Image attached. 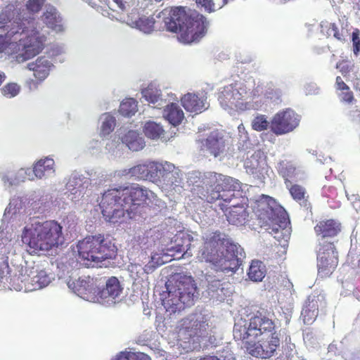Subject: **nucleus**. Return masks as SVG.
I'll use <instances>...</instances> for the list:
<instances>
[{"label":"nucleus","instance_id":"nucleus-1","mask_svg":"<svg viewBox=\"0 0 360 360\" xmlns=\"http://www.w3.org/2000/svg\"><path fill=\"white\" fill-rule=\"evenodd\" d=\"M161 201L146 187L139 184L109 189L100 202L102 214L108 221L116 224L124 221L125 212L129 218L136 219L139 209L144 205L160 206Z\"/></svg>","mask_w":360,"mask_h":360},{"label":"nucleus","instance_id":"nucleus-2","mask_svg":"<svg viewBox=\"0 0 360 360\" xmlns=\"http://www.w3.org/2000/svg\"><path fill=\"white\" fill-rule=\"evenodd\" d=\"M273 321L259 314L248 321L238 319L233 327V338L245 342V348L250 355L261 359H269L276 352L280 345L278 335L274 332Z\"/></svg>","mask_w":360,"mask_h":360},{"label":"nucleus","instance_id":"nucleus-3","mask_svg":"<svg viewBox=\"0 0 360 360\" xmlns=\"http://www.w3.org/2000/svg\"><path fill=\"white\" fill-rule=\"evenodd\" d=\"M8 23L6 36L11 44V51L4 53V57L14 56L15 60L24 63L39 54L44 48L46 36L37 25L21 15L19 10Z\"/></svg>","mask_w":360,"mask_h":360},{"label":"nucleus","instance_id":"nucleus-4","mask_svg":"<svg viewBox=\"0 0 360 360\" xmlns=\"http://www.w3.org/2000/svg\"><path fill=\"white\" fill-rule=\"evenodd\" d=\"M253 81L231 84L220 89L218 101L221 107L230 115H235L250 110H259L264 103V98L276 102L280 100L279 90H271L262 96L263 87L260 84L255 86Z\"/></svg>","mask_w":360,"mask_h":360},{"label":"nucleus","instance_id":"nucleus-5","mask_svg":"<svg viewBox=\"0 0 360 360\" xmlns=\"http://www.w3.org/2000/svg\"><path fill=\"white\" fill-rule=\"evenodd\" d=\"M243 253L239 245L219 233H211L206 235L197 257L200 262L211 263L217 271L232 274L238 268L239 257H242Z\"/></svg>","mask_w":360,"mask_h":360},{"label":"nucleus","instance_id":"nucleus-6","mask_svg":"<svg viewBox=\"0 0 360 360\" xmlns=\"http://www.w3.org/2000/svg\"><path fill=\"white\" fill-rule=\"evenodd\" d=\"M166 29L178 33V39L184 44L198 41L207 33L210 23L202 14L185 8L176 7L162 13Z\"/></svg>","mask_w":360,"mask_h":360},{"label":"nucleus","instance_id":"nucleus-7","mask_svg":"<svg viewBox=\"0 0 360 360\" xmlns=\"http://www.w3.org/2000/svg\"><path fill=\"white\" fill-rule=\"evenodd\" d=\"M62 226L56 221L32 219L23 229L22 241L30 254L48 251L63 242Z\"/></svg>","mask_w":360,"mask_h":360},{"label":"nucleus","instance_id":"nucleus-8","mask_svg":"<svg viewBox=\"0 0 360 360\" xmlns=\"http://www.w3.org/2000/svg\"><path fill=\"white\" fill-rule=\"evenodd\" d=\"M15 274L11 278L13 288L16 291H34L49 285L54 279L50 269L32 261L24 260L22 256H15L12 261Z\"/></svg>","mask_w":360,"mask_h":360},{"label":"nucleus","instance_id":"nucleus-9","mask_svg":"<svg viewBox=\"0 0 360 360\" xmlns=\"http://www.w3.org/2000/svg\"><path fill=\"white\" fill-rule=\"evenodd\" d=\"M261 227H264L275 238H288L289 219L285 210L271 197L262 195L252 205Z\"/></svg>","mask_w":360,"mask_h":360},{"label":"nucleus","instance_id":"nucleus-10","mask_svg":"<svg viewBox=\"0 0 360 360\" xmlns=\"http://www.w3.org/2000/svg\"><path fill=\"white\" fill-rule=\"evenodd\" d=\"M198 178L201 179L202 198H205L207 202H213L217 200H222L224 202H230L234 196L233 191H238L240 188V182L230 176H224L212 172H208L201 175L200 173L195 172L190 174V181L193 184H197V181H192L191 179Z\"/></svg>","mask_w":360,"mask_h":360},{"label":"nucleus","instance_id":"nucleus-11","mask_svg":"<svg viewBox=\"0 0 360 360\" xmlns=\"http://www.w3.org/2000/svg\"><path fill=\"white\" fill-rule=\"evenodd\" d=\"M79 262L86 267H95L115 256V247L103 236H91L79 240L76 246Z\"/></svg>","mask_w":360,"mask_h":360},{"label":"nucleus","instance_id":"nucleus-12","mask_svg":"<svg viewBox=\"0 0 360 360\" xmlns=\"http://www.w3.org/2000/svg\"><path fill=\"white\" fill-rule=\"evenodd\" d=\"M198 295L193 278L190 276H179L176 285L168 288V295L163 300V305L167 311L175 313L184 309V306L192 305Z\"/></svg>","mask_w":360,"mask_h":360},{"label":"nucleus","instance_id":"nucleus-13","mask_svg":"<svg viewBox=\"0 0 360 360\" xmlns=\"http://www.w3.org/2000/svg\"><path fill=\"white\" fill-rule=\"evenodd\" d=\"M199 148L203 153H207L215 158L224 156L231 146L229 137L218 131H212L206 139L198 141Z\"/></svg>","mask_w":360,"mask_h":360},{"label":"nucleus","instance_id":"nucleus-14","mask_svg":"<svg viewBox=\"0 0 360 360\" xmlns=\"http://www.w3.org/2000/svg\"><path fill=\"white\" fill-rule=\"evenodd\" d=\"M338 263V253L334 245L323 242L320 245L317 255L318 275L321 278L329 276Z\"/></svg>","mask_w":360,"mask_h":360},{"label":"nucleus","instance_id":"nucleus-15","mask_svg":"<svg viewBox=\"0 0 360 360\" xmlns=\"http://www.w3.org/2000/svg\"><path fill=\"white\" fill-rule=\"evenodd\" d=\"M300 117L292 109L280 110L271 121V130L276 135L292 131L300 124Z\"/></svg>","mask_w":360,"mask_h":360},{"label":"nucleus","instance_id":"nucleus-16","mask_svg":"<svg viewBox=\"0 0 360 360\" xmlns=\"http://www.w3.org/2000/svg\"><path fill=\"white\" fill-rule=\"evenodd\" d=\"M122 290L118 279L111 277L107 280L105 288L101 290L96 289L94 295H90L88 298L91 302L111 306L117 302Z\"/></svg>","mask_w":360,"mask_h":360},{"label":"nucleus","instance_id":"nucleus-17","mask_svg":"<svg viewBox=\"0 0 360 360\" xmlns=\"http://www.w3.org/2000/svg\"><path fill=\"white\" fill-rule=\"evenodd\" d=\"M158 176L160 177V184L167 191L176 190L181 186L183 174L173 164L165 162H159Z\"/></svg>","mask_w":360,"mask_h":360},{"label":"nucleus","instance_id":"nucleus-18","mask_svg":"<svg viewBox=\"0 0 360 360\" xmlns=\"http://www.w3.org/2000/svg\"><path fill=\"white\" fill-rule=\"evenodd\" d=\"M53 63L46 57H38L34 61L29 63L27 68L33 72L34 79L27 82V86L30 90L37 89L39 84L44 82L49 75Z\"/></svg>","mask_w":360,"mask_h":360},{"label":"nucleus","instance_id":"nucleus-19","mask_svg":"<svg viewBox=\"0 0 360 360\" xmlns=\"http://www.w3.org/2000/svg\"><path fill=\"white\" fill-rule=\"evenodd\" d=\"M207 327L206 319L202 314H193L181 321L179 336L183 337L188 335L189 338L194 336L202 337Z\"/></svg>","mask_w":360,"mask_h":360},{"label":"nucleus","instance_id":"nucleus-20","mask_svg":"<svg viewBox=\"0 0 360 360\" xmlns=\"http://www.w3.org/2000/svg\"><path fill=\"white\" fill-rule=\"evenodd\" d=\"M244 167L248 174L259 180L264 179L269 170L266 155L261 150H257L248 157L244 162Z\"/></svg>","mask_w":360,"mask_h":360},{"label":"nucleus","instance_id":"nucleus-21","mask_svg":"<svg viewBox=\"0 0 360 360\" xmlns=\"http://www.w3.org/2000/svg\"><path fill=\"white\" fill-rule=\"evenodd\" d=\"M96 281L89 276H83L77 280L70 278L68 281H65V282L68 287L77 294L78 296L90 302V299L88 297L90 295H94L96 289L98 287Z\"/></svg>","mask_w":360,"mask_h":360},{"label":"nucleus","instance_id":"nucleus-22","mask_svg":"<svg viewBox=\"0 0 360 360\" xmlns=\"http://www.w3.org/2000/svg\"><path fill=\"white\" fill-rule=\"evenodd\" d=\"M16 13V8L12 4L6 6L0 13V58L4 57V53L11 51V45L6 41L8 37L6 32L8 23L14 18Z\"/></svg>","mask_w":360,"mask_h":360},{"label":"nucleus","instance_id":"nucleus-23","mask_svg":"<svg viewBox=\"0 0 360 360\" xmlns=\"http://www.w3.org/2000/svg\"><path fill=\"white\" fill-rule=\"evenodd\" d=\"M326 306V302L324 295L321 294L309 295L302 311L304 323L311 324L313 323L318 316L319 311H323Z\"/></svg>","mask_w":360,"mask_h":360},{"label":"nucleus","instance_id":"nucleus-24","mask_svg":"<svg viewBox=\"0 0 360 360\" xmlns=\"http://www.w3.org/2000/svg\"><path fill=\"white\" fill-rule=\"evenodd\" d=\"M90 184L89 178L78 174H72L67 184L69 199L73 202L79 201L84 197Z\"/></svg>","mask_w":360,"mask_h":360},{"label":"nucleus","instance_id":"nucleus-25","mask_svg":"<svg viewBox=\"0 0 360 360\" xmlns=\"http://www.w3.org/2000/svg\"><path fill=\"white\" fill-rule=\"evenodd\" d=\"M180 101L187 112L196 115L202 112L209 107L207 97L202 93H187L181 96Z\"/></svg>","mask_w":360,"mask_h":360},{"label":"nucleus","instance_id":"nucleus-26","mask_svg":"<svg viewBox=\"0 0 360 360\" xmlns=\"http://www.w3.org/2000/svg\"><path fill=\"white\" fill-rule=\"evenodd\" d=\"M15 241L12 238V234L4 230V226H0V264L8 262L12 265V261L15 256H21L15 253Z\"/></svg>","mask_w":360,"mask_h":360},{"label":"nucleus","instance_id":"nucleus-27","mask_svg":"<svg viewBox=\"0 0 360 360\" xmlns=\"http://www.w3.org/2000/svg\"><path fill=\"white\" fill-rule=\"evenodd\" d=\"M142 97L154 108H162L172 97V94L162 91L155 84H150L141 91Z\"/></svg>","mask_w":360,"mask_h":360},{"label":"nucleus","instance_id":"nucleus-28","mask_svg":"<svg viewBox=\"0 0 360 360\" xmlns=\"http://www.w3.org/2000/svg\"><path fill=\"white\" fill-rule=\"evenodd\" d=\"M169 101L165 103L162 109V117L174 127L179 126L185 118L184 112L178 103L175 95H172L169 99Z\"/></svg>","mask_w":360,"mask_h":360},{"label":"nucleus","instance_id":"nucleus-29","mask_svg":"<svg viewBox=\"0 0 360 360\" xmlns=\"http://www.w3.org/2000/svg\"><path fill=\"white\" fill-rule=\"evenodd\" d=\"M159 162L146 160L132 167L133 179L154 181L158 176Z\"/></svg>","mask_w":360,"mask_h":360},{"label":"nucleus","instance_id":"nucleus-30","mask_svg":"<svg viewBox=\"0 0 360 360\" xmlns=\"http://www.w3.org/2000/svg\"><path fill=\"white\" fill-rule=\"evenodd\" d=\"M33 175L29 177V180L47 179L53 176L56 173V163L54 160L49 157H45L37 160L32 165Z\"/></svg>","mask_w":360,"mask_h":360},{"label":"nucleus","instance_id":"nucleus-31","mask_svg":"<svg viewBox=\"0 0 360 360\" xmlns=\"http://www.w3.org/2000/svg\"><path fill=\"white\" fill-rule=\"evenodd\" d=\"M43 22L52 31L63 33L65 30V25L63 18L57 9L51 6H46L45 12L41 16Z\"/></svg>","mask_w":360,"mask_h":360},{"label":"nucleus","instance_id":"nucleus-32","mask_svg":"<svg viewBox=\"0 0 360 360\" xmlns=\"http://www.w3.org/2000/svg\"><path fill=\"white\" fill-rule=\"evenodd\" d=\"M120 139L132 152L140 151L146 146L145 139L138 130H124L120 134Z\"/></svg>","mask_w":360,"mask_h":360},{"label":"nucleus","instance_id":"nucleus-33","mask_svg":"<svg viewBox=\"0 0 360 360\" xmlns=\"http://www.w3.org/2000/svg\"><path fill=\"white\" fill-rule=\"evenodd\" d=\"M142 130L146 137L153 141L167 142L170 139L160 122L153 120L146 121L142 124Z\"/></svg>","mask_w":360,"mask_h":360},{"label":"nucleus","instance_id":"nucleus-34","mask_svg":"<svg viewBox=\"0 0 360 360\" xmlns=\"http://www.w3.org/2000/svg\"><path fill=\"white\" fill-rule=\"evenodd\" d=\"M193 240V238L191 234L186 231H181L175 235L174 238V245L171 246L167 249L168 252H182L183 257H190L192 256V252L190 251L191 243Z\"/></svg>","mask_w":360,"mask_h":360},{"label":"nucleus","instance_id":"nucleus-35","mask_svg":"<svg viewBox=\"0 0 360 360\" xmlns=\"http://www.w3.org/2000/svg\"><path fill=\"white\" fill-rule=\"evenodd\" d=\"M225 212L228 221L233 225L242 226L248 220L249 212L243 204L226 208Z\"/></svg>","mask_w":360,"mask_h":360},{"label":"nucleus","instance_id":"nucleus-36","mask_svg":"<svg viewBox=\"0 0 360 360\" xmlns=\"http://www.w3.org/2000/svg\"><path fill=\"white\" fill-rule=\"evenodd\" d=\"M127 23L133 28L149 34L153 30L155 20L153 17H139L136 13H131L127 17Z\"/></svg>","mask_w":360,"mask_h":360},{"label":"nucleus","instance_id":"nucleus-37","mask_svg":"<svg viewBox=\"0 0 360 360\" xmlns=\"http://www.w3.org/2000/svg\"><path fill=\"white\" fill-rule=\"evenodd\" d=\"M314 231L321 238L333 237L340 231V224L335 219L322 220L314 227Z\"/></svg>","mask_w":360,"mask_h":360},{"label":"nucleus","instance_id":"nucleus-38","mask_svg":"<svg viewBox=\"0 0 360 360\" xmlns=\"http://www.w3.org/2000/svg\"><path fill=\"white\" fill-rule=\"evenodd\" d=\"M117 124L115 117L110 112H105L98 119V134L102 139L108 138L114 131Z\"/></svg>","mask_w":360,"mask_h":360},{"label":"nucleus","instance_id":"nucleus-39","mask_svg":"<svg viewBox=\"0 0 360 360\" xmlns=\"http://www.w3.org/2000/svg\"><path fill=\"white\" fill-rule=\"evenodd\" d=\"M174 256V254L169 255V253H165L163 251H159L156 252H153L150 257V261L149 263L145 266V268L143 270L148 274L150 271H153L157 266L162 265L163 264L167 262L170 259H169V256Z\"/></svg>","mask_w":360,"mask_h":360},{"label":"nucleus","instance_id":"nucleus-40","mask_svg":"<svg viewBox=\"0 0 360 360\" xmlns=\"http://www.w3.org/2000/svg\"><path fill=\"white\" fill-rule=\"evenodd\" d=\"M248 275L252 281H262L266 275V267L262 262L253 260L250 266Z\"/></svg>","mask_w":360,"mask_h":360},{"label":"nucleus","instance_id":"nucleus-41","mask_svg":"<svg viewBox=\"0 0 360 360\" xmlns=\"http://www.w3.org/2000/svg\"><path fill=\"white\" fill-rule=\"evenodd\" d=\"M15 272V267L9 263L4 262L3 264H0V288L6 287L13 288L11 278Z\"/></svg>","mask_w":360,"mask_h":360},{"label":"nucleus","instance_id":"nucleus-42","mask_svg":"<svg viewBox=\"0 0 360 360\" xmlns=\"http://www.w3.org/2000/svg\"><path fill=\"white\" fill-rule=\"evenodd\" d=\"M280 174L288 180V178H294L297 180L302 179L301 171L297 169L293 164L283 161L278 165Z\"/></svg>","mask_w":360,"mask_h":360},{"label":"nucleus","instance_id":"nucleus-43","mask_svg":"<svg viewBox=\"0 0 360 360\" xmlns=\"http://www.w3.org/2000/svg\"><path fill=\"white\" fill-rule=\"evenodd\" d=\"M138 111V102L133 98L123 100L119 108L120 113L127 117H131Z\"/></svg>","mask_w":360,"mask_h":360},{"label":"nucleus","instance_id":"nucleus-44","mask_svg":"<svg viewBox=\"0 0 360 360\" xmlns=\"http://www.w3.org/2000/svg\"><path fill=\"white\" fill-rule=\"evenodd\" d=\"M18 210L19 209L17 207V200H11L6 207L1 219V226H4V231H6L8 223L10 222L11 219L17 214Z\"/></svg>","mask_w":360,"mask_h":360},{"label":"nucleus","instance_id":"nucleus-45","mask_svg":"<svg viewBox=\"0 0 360 360\" xmlns=\"http://www.w3.org/2000/svg\"><path fill=\"white\" fill-rule=\"evenodd\" d=\"M321 32L326 37H334L340 40L342 35L339 33L338 27L335 23L328 21H322L320 24Z\"/></svg>","mask_w":360,"mask_h":360},{"label":"nucleus","instance_id":"nucleus-46","mask_svg":"<svg viewBox=\"0 0 360 360\" xmlns=\"http://www.w3.org/2000/svg\"><path fill=\"white\" fill-rule=\"evenodd\" d=\"M112 360H150L149 356L141 352H122Z\"/></svg>","mask_w":360,"mask_h":360},{"label":"nucleus","instance_id":"nucleus-47","mask_svg":"<svg viewBox=\"0 0 360 360\" xmlns=\"http://www.w3.org/2000/svg\"><path fill=\"white\" fill-rule=\"evenodd\" d=\"M20 91V85L15 82H9L1 89V94L7 98H12L17 96Z\"/></svg>","mask_w":360,"mask_h":360},{"label":"nucleus","instance_id":"nucleus-48","mask_svg":"<svg viewBox=\"0 0 360 360\" xmlns=\"http://www.w3.org/2000/svg\"><path fill=\"white\" fill-rule=\"evenodd\" d=\"M269 124L271 125V122L263 115L255 117L252 121V129L259 131L266 129Z\"/></svg>","mask_w":360,"mask_h":360},{"label":"nucleus","instance_id":"nucleus-49","mask_svg":"<svg viewBox=\"0 0 360 360\" xmlns=\"http://www.w3.org/2000/svg\"><path fill=\"white\" fill-rule=\"evenodd\" d=\"M46 0H28L26 3V8L29 12L32 13H38Z\"/></svg>","mask_w":360,"mask_h":360},{"label":"nucleus","instance_id":"nucleus-50","mask_svg":"<svg viewBox=\"0 0 360 360\" xmlns=\"http://www.w3.org/2000/svg\"><path fill=\"white\" fill-rule=\"evenodd\" d=\"M290 193L293 198L297 201H300L303 200L304 198L305 191L304 188L298 185L292 186L289 188Z\"/></svg>","mask_w":360,"mask_h":360},{"label":"nucleus","instance_id":"nucleus-51","mask_svg":"<svg viewBox=\"0 0 360 360\" xmlns=\"http://www.w3.org/2000/svg\"><path fill=\"white\" fill-rule=\"evenodd\" d=\"M196 4L208 13L214 12L216 10L213 0H196Z\"/></svg>","mask_w":360,"mask_h":360},{"label":"nucleus","instance_id":"nucleus-52","mask_svg":"<svg viewBox=\"0 0 360 360\" xmlns=\"http://www.w3.org/2000/svg\"><path fill=\"white\" fill-rule=\"evenodd\" d=\"M339 96L341 101L347 102L348 103H351L354 100L353 94L349 91V86H347V89H345V91H341L339 94Z\"/></svg>","mask_w":360,"mask_h":360},{"label":"nucleus","instance_id":"nucleus-53","mask_svg":"<svg viewBox=\"0 0 360 360\" xmlns=\"http://www.w3.org/2000/svg\"><path fill=\"white\" fill-rule=\"evenodd\" d=\"M109 8L115 11V8H118L121 11L125 10L126 6L122 0H111L108 1Z\"/></svg>","mask_w":360,"mask_h":360},{"label":"nucleus","instance_id":"nucleus-54","mask_svg":"<svg viewBox=\"0 0 360 360\" xmlns=\"http://www.w3.org/2000/svg\"><path fill=\"white\" fill-rule=\"evenodd\" d=\"M116 175L119 177L126 179H133L132 167L130 168H124L116 172Z\"/></svg>","mask_w":360,"mask_h":360},{"label":"nucleus","instance_id":"nucleus-55","mask_svg":"<svg viewBox=\"0 0 360 360\" xmlns=\"http://www.w3.org/2000/svg\"><path fill=\"white\" fill-rule=\"evenodd\" d=\"M221 286L220 282L219 281H212L208 285V290L212 292H216L218 296L220 295L219 291L222 292L223 288H220Z\"/></svg>","mask_w":360,"mask_h":360},{"label":"nucleus","instance_id":"nucleus-56","mask_svg":"<svg viewBox=\"0 0 360 360\" xmlns=\"http://www.w3.org/2000/svg\"><path fill=\"white\" fill-rule=\"evenodd\" d=\"M352 41L354 44V53L355 55H357L360 52V39L355 33L352 34Z\"/></svg>","mask_w":360,"mask_h":360},{"label":"nucleus","instance_id":"nucleus-57","mask_svg":"<svg viewBox=\"0 0 360 360\" xmlns=\"http://www.w3.org/2000/svg\"><path fill=\"white\" fill-rule=\"evenodd\" d=\"M238 134L240 138L243 140V141H246L248 139V133L245 131V127L243 124H240L238 127Z\"/></svg>","mask_w":360,"mask_h":360},{"label":"nucleus","instance_id":"nucleus-58","mask_svg":"<svg viewBox=\"0 0 360 360\" xmlns=\"http://www.w3.org/2000/svg\"><path fill=\"white\" fill-rule=\"evenodd\" d=\"M304 89L307 94H314L316 93L317 86L314 83H309L304 86Z\"/></svg>","mask_w":360,"mask_h":360},{"label":"nucleus","instance_id":"nucleus-59","mask_svg":"<svg viewBox=\"0 0 360 360\" xmlns=\"http://www.w3.org/2000/svg\"><path fill=\"white\" fill-rule=\"evenodd\" d=\"M18 175L24 177V179H26V176H27V179H29V177L31 176V175H33V172L30 168H22L18 170Z\"/></svg>","mask_w":360,"mask_h":360},{"label":"nucleus","instance_id":"nucleus-60","mask_svg":"<svg viewBox=\"0 0 360 360\" xmlns=\"http://www.w3.org/2000/svg\"><path fill=\"white\" fill-rule=\"evenodd\" d=\"M336 86L337 89L340 91H345V89H347V85L343 82L340 77H337L336 78Z\"/></svg>","mask_w":360,"mask_h":360},{"label":"nucleus","instance_id":"nucleus-61","mask_svg":"<svg viewBox=\"0 0 360 360\" xmlns=\"http://www.w3.org/2000/svg\"><path fill=\"white\" fill-rule=\"evenodd\" d=\"M5 79H6L5 74L3 72L0 71V86L1 85L3 82L5 80Z\"/></svg>","mask_w":360,"mask_h":360},{"label":"nucleus","instance_id":"nucleus-62","mask_svg":"<svg viewBox=\"0 0 360 360\" xmlns=\"http://www.w3.org/2000/svg\"><path fill=\"white\" fill-rule=\"evenodd\" d=\"M344 64V62H340L337 64L336 68L342 70V69L345 67Z\"/></svg>","mask_w":360,"mask_h":360},{"label":"nucleus","instance_id":"nucleus-63","mask_svg":"<svg viewBox=\"0 0 360 360\" xmlns=\"http://www.w3.org/2000/svg\"><path fill=\"white\" fill-rule=\"evenodd\" d=\"M324 264V266H326V269H328V267H327V266H328L330 264V260H328L327 259H326V261L323 262Z\"/></svg>","mask_w":360,"mask_h":360},{"label":"nucleus","instance_id":"nucleus-64","mask_svg":"<svg viewBox=\"0 0 360 360\" xmlns=\"http://www.w3.org/2000/svg\"><path fill=\"white\" fill-rule=\"evenodd\" d=\"M134 269H136V270H137V269H142V268H141V266L135 265V266H131V271H133Z\"/></svg>","mask_w":360,"mask_h":360}]
</instances>
